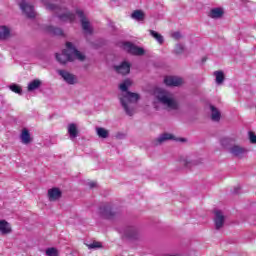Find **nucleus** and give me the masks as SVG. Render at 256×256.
Masks as SVG:
<instances>
[{
    "instance_id": "16",
    "label": "nucleus",
    "mask_w": 256,
    "mask_h": 256,
    "mask_svg": "<svg viewBox=\"0 0 256 256\" xmlns=\"http://www.w3.org/2000/svg\"><path fill=\"white\" fill-rule=\"evenodd\" d=\"M63 195L61 189L59 188H51L48 190V199L49 201H59Z\"/></svg>"
},
{
    "instance_id": "6",
    "label": "nucleus",
    "mask_w": 256,
    "mask_h": 256,
    "mask_svg": "<svg viewBox=\"0 0 256 256\" xmlns=\"http://www.w3.org/2000/svg\"><path fill=\"white\" fill-rule=\"evenodd\" d=\"M213 221L216 231H221L225 227V213L219 209L214 210Z\"/></svg>"
},
{
    "instance_id": "8",
    "label": "nucleus",
    "mask_w": 256,
    "mask_h": 256,
    "mask_svg": "<svg viewBox=\"0 0 256 256\" xmlns=\"http://www.w3.org/2000/svg\"><path fill=\"white\" fill-rule=\"evenodd\" d=\"M122 47L124 51L131 55H145V50L131 42H123Z\"/></svg>"
},
{
    "instance_id": "25",
    "label": "nucleus",
    "mask_w": 256,
    "mask_h": 256,
    "mask_svg": "<svg viewBox=\"0 0 256 256\" xmlns=\"http://www.w3.org/2000/svg\"><path fill=\"white\" fill-rule=\"evenodd\" d=\"M211 109V119L212 121H219L221 119V112L215 108V106H210Z\"/></svg>"
},
{
    "instance_id": "2",
    "label": "nucleus",
    "mask_w": 256,
    "mask_h": 256,
    "mask_svg": "<svg viewBox=\"0 0 256 256\" xmlns=\"http://www.w3.org/2000/svg\"><path fill=\"white\" fill-rule=\"evenodd\" d=\"M131 85H133L131 79H126L119 85V89L122 91L119 95L120 103L125 113L130 116L135 113V105H137V101H139V94L128 91Z\"/></svg>"
},
{
    "instance_id": "29",
    "label": "nucleus",
    "mask_w": 256,
    "mask_h": 256,
    "mask_svg": "<svg viewBox=\"0 0 256 256\" xmlns=\"http://www.w3.org/2000/svg\"><path fill=\"white\" fill-rule=\"evenodd\" d=\"M46 256H59V250L55 247L46 249Z\"/></svg>"
},
{
    "instance_id": "21",
    "label": "nucleus",
    "mask_w": 256,
    "mask_h": 256,
    "mask_svg": "<svg viewBox=\"0 0 256 256\" xmlns=\"http://www.w3.org/2000/svg\"><path fill=\"white\" fill-rule=\"evenodd\" d=\"M42 83L43 82H41V80L39 79L32 80L31 82L28 83L27 91H29V93L33 91H37V89L41 87Z\"/></svg>"
},
{
    "instance_id": "30",
    "label": "nucleus",
    "mask_w": 256,
    "mask_h": 256,
    "mask_svg": "<svg viewBox=\"0 0 256 256\" xmlns=\"http://www.w3.org/2000/svg\"><path fill=\"white\" fill-rule=\"evenodd\" d=\"M9 89L12 90L13 93H17V95H21L23 93V89H21V86L17 84L10 85Z\"/></svg>"
},
{
    "instance_id": "5",
    "label": "nucleus",
    "mask_w": 256,
    "mask_h": 256,
    "mask_svg": "<svg viewBox=\"0 0 256 256\" xmlns=\"http://www.w3.org/2000/svg\"><path fill=\"white\" fill-rule=\"evenodd\" d=\"M57 73L67 85H77L79 83L77 76L67 70H57Z\"/></svg>"
},
{
    "instance_id": "34",
    "label": "nucleus",
    "mask_w": 256,
    "mask_h": 256,
    "mask_svg": "<svg viewBox=\"0 0 256 256\" xmlns=\"http://www.w3.org/2000/svg\"><path fill=\"white\" fill-rule=\"evenodd\" d=\"M181 37H183V35H181V32H173L172 33L173 39L179 40V39H181Z\"/></svg>"
},
{
    "instance_id": "7",
    "label": "nucleus",
    "mask_w": 256,
    "mask_h": 256,
    "mask_svg": "<svg viewBox=\"0 0 256 256\" xmlns=\"http://www.w3.org/2000/svg\"><path fill=\"white\" fill-rule=\"evenodd\" d=\"M18 5L20 9H22L23 13H25L26 16H28L30 19L35 18L37 15L35 13V9L33 8V5L29 3L27 0H18Z\"/></svg>"
},
{
    "instance_id": "14",
    "label": "nucleus",
    "mask_w": 256,
    "mask_h": 256,
    "mask_svg": "<svg viewBox=\"0 0 256 256\" xmlns=\"http://www.w3.org/2000/svg\"><path fill=\"white\" fill-rule=\"evenodd\" d=\"M114 69L116 73H119L120 75H129L131 71V64L124 61L120 65L114 66Z\"/></svg>"
},
{
    "instance_id": "9",
    "label": "nucleus",
    "mask_w": 256,
    "mask_h": 256,
    "mask_svg": "<svg viewBox=\"0 0 256 256\" xmlns=\"http://www.w3.org/2000/svg\"><path fill=\"white\" fill-rule=\"evenodd\" d=\"M99 213L103 219H113L115 217V211L113 210V206L109 204L100 207Z\"/></svg>"
},
{
    "instance_id": "26",
    "label": "nucleus",
    "mask_w": 256,
    "mask_h": 256,
    "mask_svg": "<svg viewBox=\"0 0 256 256\" xmlns=\"http://www.w3.org/2000/svg\"><path fill=\"white\" fill-rule=\"evenodd\" d=\"M149 32L151 37H153L157 41V43H159L160 45H163L164 39L161 34L156 32L155 30H150Z\"/></svg>"
},
{
    "instance_id": "35",
    "label": "nucleus",
    "mask_w": 256,
    "mask_h": 256,
    "mask_svg": "<svg viewBox=\"0 0 256 256\" xmlns=\"http://www.w3.org/2000/svg\"><path fill=\"white\" fill-rule=\"evenodd\" d=\"M230 139L229 138H223L222 140H221V145L223 146V147H227V145H229V143H230Z\"/></svg>"
},
{
    "instance_id": "1",
    "label": "nucleus",
    "mask_w": 256,
    "mask_h": 256,
    "mask_svg": "<svg viewBox=\"0 0 256 256\" xmlns=\"http://www.w3.org/2000/svg\"><path fill=\"white\" fill-rule=\"evenodd\" d=\"M44 5L46 9H49V11H60V13H58L60 21H68L69 23H73L75 19L79 17L82 29L86 35H91V33H93V26H91V22H89V19H87V16L83 10H76L75 13H73L65 8L62 9L59 8V6L47 2H44Z\"/></svg>"
},
{
    "instance_id": "27",
    "label": "nucleus",
    "mask_w": 256,
    "mask_h": 256,
    "mask_svg": "<svg viewBox=\"0 0 256 256\" xmlns=\"http://www.w3.org/2000/svg\"><path fill=\"white\" fill-rule=\"evenodd\" d=\"M214 76L216 77L217 85H221L223 81H225V74L223 73V71L214 72Z\"/></svg>"
},
{
    "instance_id": "28",
    "label": "nucleus",
    "mask_w": 256,
    "mask_h": 256,
    "mask_svg": "<svg viewBox=\"0 0 256 256\" xmlns=\"http://www.w3.org/2000/svg\"><path fill=\"white\" fill-rule=\"evenodd\" d=\"M48 33H51L52 35H63V30L60 28H55L53 26H49L47 28Z\"/></svg>"
},
{
    "instance_id": "31",
    "label": "nucleus",
    "mask_w": 256,
    "mask_h": 256,
    "mask_svg": "<svg viewBox=\"0 0 256 256\" xmlns=\"http://www.w3.org/2000/svg\"><path fill=\"white\" fill-rule=\"evenodd\" d=\"M183 51H185V46H183V44H177L174 48V52L176 53V55H181Z\"/></svg>"
},
{
    "instance_id": "24",
    "label": "nucleus",
    "mask_w": 256,
    "mask_h": 256,
    "mask_svg": "<svg viewBox=\"0 0 256 256\" xmlns=\"http://www.w3.org/2000/svg\"><path fill=\"white\" fill-rule=\"evenodd\" d=\"M132 19L135 21H143L145 19V13L142 10H135L131 14Z\"/></svg>"
},
{
    "instance_id": "32",
    "label": "nucleus",
    "mask_w": 256,
    "mask_h": 256,
    "mask_svg": "<svg viewBox=\"0 0 256 256\" xmlns=\"http://www.w3.org/2000/svg\"><path fill=\"white\" fill-rule=\"evenodd\" d=\"M88 249H101L102 245L101 242H92L87 244Z\"/></svg>"
},
{
    "instance_id": "10",
    "label": "nucleus",
    "mask_w": 256,
    "mask_h": 256,
    "mask_svg": "<svg viewBox=\"0 0 256 256\" xmlns=\"http://www.w3.org/2000/svg\"><path fill=\"white\" fill-rule=\"evenodd\" d=\"M207 15L210 19H214V20L223 19V17L225 16V8L223 7L211 8Z\"/></svg>"
},
{
    "instance_id": "22",
    "label": "nucleus",
    "mask_w": 256,
    "mask_h": 256,
    "mask_svg": "<svg viewBox=\"0 0 256 256\" xmlns=\"http://www.w3.org/2000/svg\"><path fill=\"white\" fill-rule=\"evenodd\" d=\"M11 37V30L7 26H0V39L5 40Z\"/></svg>"
},
{
    "instance_id": "17",
    "label": "nucleus",
    "mask_w": 256,
    "mask_h": 256,
    "mask_svg": "<svg viewBox=\"0 0 256 256\" xmlns=\"http://www.w3.org/2000/svg\"><path fill=\"white\" fill-rule=\"evenodd\" d=\"M67 131L71 141L77 139V136L79 135V128L77 127V124L75 123L69 124L67 127Z\"/></svg>"
},
{
    "instance_id": "36",
    "label": "nucleus",
    "mask_w": 256,
    "mask_h": 256,
    "mask_svg": "<svg viewBox=\"0 0 256 256\" xmlns=\"http://www.w3.org/2000/svg\"><path fill=\"white\" fill-rule=\"evenodd\" d=\"M95 185H96L95 182H91V183L89 184V186L92 187V188L95 187Z\"/></svg>"
},
{
    "instance_id": "15",
    "label": "nucleus",
    "mask_w": 256,
    "mask_h": 256,
    "mask_svg": "<svg viewBox=\"0 0 256 256\" xmlns=\"http://www.w3.org/2000/svg\"><path fill=\"white\" fill-rule=\"evenodd\" d=\"M141 230L137 227H130L126 230V237H128L129 239H141Z\"/></svg>"
},
{
    "instance_id": "23",
    "label": "nucleus",
    "mask_w": 256,
    "mask_h": 256,
    "mask_svg": "<svg viewBox=\"0 0 256 256\" xmlns=\"http://www.w3.org/2000/svg\"><path fill=\"white\" fill-rule=\"evenodd\" d=\"M96 135H98V137H100V139H107L109 137V130H107L103 127H97Z\"/></svg>"
},
{
    "instance_id": "13",
    "label": "nucleus",
    "mask_w": 256,
    "mask_h": 256,
    "mask_svg": "<svg viewBox=\"0 0 256 256\" xmlns=\"http://www.w3.org/2000/svg\"><path fill=\"white\" fill-rule=\"evenodd\" d=\"M164 83L167 87H179V85L183 84V79L177 76H166Z\"/></svg>"
},
{
    "instance_id": "4",
    "label": "nucleus",
    "mask_w": 256,
    "mask_h": 256,
    "mask_svg": "<svg viewBox=\"0 0 256 256\" xmlns=\"http://www.w3.org/2000/svg\"><path fill=\"white\" fill-rule=\"evenodd\" d=\"M154 97L158 103H161V105H164V107H167L168 109H177L179 107L173 94L165 89L156 88L154 90Z\"/></svg>"
},
{
    "instance_id": "37",
    "label": "nucleus",
    "mask_w": 256,
    "mask_h": 256,
    "mask_svg": "<svg viewBox=\"0 0 256 256\" xmlns=\"http://www.w3.org/2000/svg\"><path fill=\"white\" fill-rule=\"evenodd\" d=\"M154 106L157 107V101H154Z\"/></svg>"
},
{
    "instance_id": "19",
    "label": "nucleus",
    "mask_w": 256,
    "mask_h": 256,
    "mask_svg": "<svg viewBox=\"0 0 256 256\" xmlns=\"http://www.w3.org/2000/svg\"><path fill=\"white\" fill-rule=\"evenodd\" d=\"M11 231V224L6 220H0V235H9Z\"/></svg>"
},
{
    "instance_id": "3",
    "label": "nucleus",
    "mask_w": 256,
    "mask_h": 256,
    "mask_svg": "<svg viewBox=\"0 0 256 256\" xmlns=\"http://www.w3.org/2000/svg\"><path fill=\"white\" fill-rule=\"evenodd\" d=\"M85 59V54L75 49V45L71 42L66 43V49L62 51L60 54H56V60L58 63L65 65V63H69V61H83Z\"/></svg>"
},
{
    "instance_id": "33",
    "label": "nucleus",
    "mask_w": 256,
    "mask_h": 256,
    "mask_svg": "<svg viewBox=\"0 0 256 256\" xmlns=\"http://www.w3.org/2000/svg\"><path fill=\"white\" fill-rule=\"evenodd\" d=\"M248 139L250 143H252V145H256V135L254 134V132L248 133Z\"/></svg>"
},
{
    "instance_id": "18",
    "label": "nucleus",
    "mask_w": 256,
    "mask_h": 256,
    "mask_svg": "<svg viewBox=\"0 0 256 256\" xmlns=\"http://www.w3.org/2000/svg\"><path fill=\"white\" fill-rule=\"evenodd\" d=\"M178 163H180V165H183V167H192V165H197V162L191 160L189 156H180L178 158Z\"/></svg>"
},
{
    "instance_id": "20",
    "label": "nucleus",
    "mask_w": 256,
    "mask_h": 256,
    "mask_svg": "<svg viewBox=\"0 0 256 256\" xmlns=\"http://www.w3.org/2000/svg\"><path fill=\"white\" fill-rule=\"evenodd\" d=\"M175 139V136L171 133H163L156 139V145H161V143H165V141H171Z\"/></svg>"
},
{
    "instance_id": "12",
    "label": "nucleus",
    "mask_w": 256,
    "mask_h": 256,
    "mask_svg": "<svg viewBox=\"0 0 256 256\" xmlns=\"http://www.w3.org/2000/svg\"><path fill=\"white\" fill-rule=\"evenodd\" d=\"M229 152L233 157H237L238 159H243L245 154L247 153V149L239 145H233L229 148Z\"/></svg>"
},
{
    "instance_id": "11",
    "label": "nucleus",
    "mask_w": 256,
    "mask_h": 256,
    "mask_svg": "<svg viewBox=\"0 0 256 256\" xmlns=\"http://www.w3.org/2000/svg\"><path fill=\"white\" fill-rule=\"evenodd\" d=\"M20 142L22 145H31L33 143V136L27 128H23L19 135Z\"/></svg>"
}]
</instances>
